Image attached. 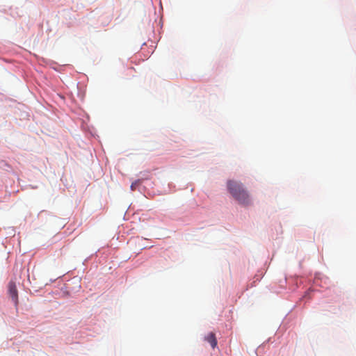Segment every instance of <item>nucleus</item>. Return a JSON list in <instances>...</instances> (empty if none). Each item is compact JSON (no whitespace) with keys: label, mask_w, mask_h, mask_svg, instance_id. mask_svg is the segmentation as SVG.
<instances>
[{"label":"nucleus","mask_w":356,"mask_h":356,"mask_svg":"<svg viewBox=\"0 0 356 356\" xmlns=\"http://www.w3.org/2000/svg\"><path fill=\"white\" fill-rule=\"evenodd\" d=\"M227 187L229 193L239 204L248 205L251 203L250 195L242 183L235 180H228Z\"/></svg>","instance_id":"f257e3e1"},{"label":"nucleus","mask_w":356,"mask_h":356,"mask_svg":"<svg viewBox=\"0 0 356 356\" xmlns=\"http://www.w3.org/2000/svg\"><path fill=\"white\" fill-rule=\"evenodd\" d=\"M8 293L15 305L18 302V293L15 283L10 282L8 284Z\"/></svg>","instance_id":"f03ea898"},{"label":"nucleus","mask_w":356,"mask_h":356,"mask_svg":"<svg viewBox=\"0 0 356 356\" xmlns=\"http://www.w3.org/2000/svg\"><path fill=\"white\" fill-rule=\"evenodd\" d=\"M204 339L208 341L213 348H215L217 346V339L213 332H210L207 336L205 337Z\"/></svg>","instance_id":"7ed1b4c3"},{"label":"nucleus","mask_w":356,"mask_h":356,"mask_svg":"<svg viewBox=\"0 0 356 356\" xmlns=\"http://www.w3.org/2000/svg\"><path fill=\"white\" fill-rule=\"evenodd\" d=\"M142 183L141 179H138L134 181L131 185V189L135 191L136 188Z\"/></svg>","instance_id":"20e7f679"}]
</instances>
